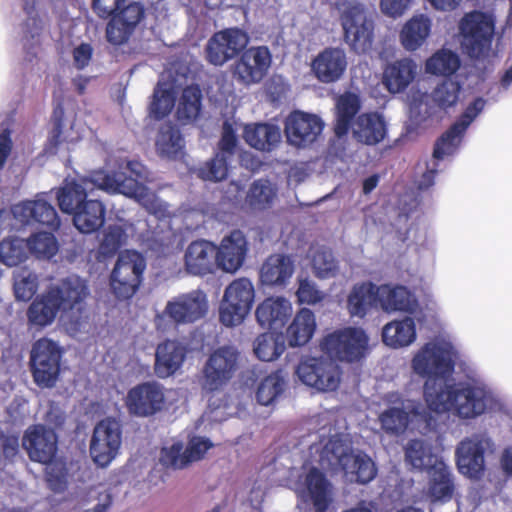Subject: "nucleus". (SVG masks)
<instances>
[{"label":"nucleus","instance_id":"1a4fd4ad","mask_svg":"<svg viewBox=\"0 0 512 512\" xmlns=\"http://www.w3.org/2000/svg\"><path fill=\"white\" fill-rule=\"evenodd\" d=\"M146 268L145 258L134 250L121 252L110 275V288L118 299H129L138 290Z\"/></svg>","mask_w":512,"mask_h":512},{"label":"nucleus","instance_id":"c756f323","mask_svg":"<svg viewBox=\"0 0 512 512\" xmlns=\"http://www.w3.org/2000/svg\"><path fill=\"white\" fill-rule=\"evenodd\" d=\"M49 290L51 295L57 299L63 312L79 310L80 305L90 293L87 281L77 275H70L62 279Z\"/></svg>","mask_w":512,"mask_h":512},{"label":"nucleus","instance_id":"a878e982","mask_svg":"<svg viewBox=\"0 0 512 512\" xmlns=\"http://www.w3.org/2000/svg\"><path fill=\"white\" fill-rule=\"evenodd\" d=\"M485 103L486 101L484 99L477 98L467 107L459 121H457L437 142L433 153L435 159H442L444 156L452 154L457 149L465 130L484 109Z\"/></svg>","mask_w":512,"mask_h":512},{"label":"nucleus","instance_id":"603ef678","mask_svg":"<svg viewBox=\"0 0 512 512\" xmlns=\"http://www.w3.org/2000/svg\"><path fill=\"white\" fill-rule=\"evenodd\" d=\"M174 104V86L171 83L160 81L153 94V100L150 105V113L156 119H161L171 112Z\"/></svg>","mask_w":512,"mask_h":512},{"label":"nucleus","instance_id":"8fccbe9b","mask_svg":"<svg viewBox=\"0 0 512 512\" xmlns=\"http://www.w3.org/2000/svg\"><path fill=\"white\" fill-rule=\"evenodd\" d=\"M285 350L281 336L271 332L260 334L253 344V351L261 361H273L280 357Z\"/></svg>","mask_w":512,"mask_h":512},{"label":"nucleus","instance_id":"cd10ccee","mask_svg":"<svg viewBox=\"0 0 512 512\" xmlns=\"http://www.w3.org/2000/svg\"><path fill=\"white\" fill-rule=\"evenodd\" d=\"M216 245L207 240L191 242L184 252V269L193 276H204L214 272Z\"/></svg>","mask_w":512,"mask_h":512},{"label":"nucleus","instance_id":"e2e57ef3","mask_svg":"<svg viewBox=\"0 0 512 512\" xmlns=\"http://www.w3.org/2000/svg\"><path fill=\"white\" fill-rule=\"evenodd\" d=\"M34 213L35 201H26L16 204L12 207L11 212L0 210V233L2 230L13 226L9 222L11 214L13 218L20 224H28L32 220L34 221Z\"/></svg>","mask_w":512,"mask_h":512},{"label":"nucleus","instance_id":"39448f33","mask_svg":"<svg viewBox=\"0 0 512 512\" xmlns=\"http://www.w3.org/2000/svg\"><path fill=\"white\" fill-rule=\"evenodd\" d=\"M22 446L32 461L46 464L47 481L55 491H61L66 485L65 473L61 464L51 461L57 452V437L53 430L42 425L28 428L22 439Z\"/></svg>","mask_w":512,"mask_h":512},{"label":"nucleus","instance_id":"a19ab883","mask_svg":"<svg viewBox=\"0 0 512 512\" xmlns=\"http://www.w3.org/2000/svg\"><path fill=\"white\" fill-rule=\"evenodd\" d=\"M74 226L81 233H92L98 230L105 221V207L98 199L90 198L73 214Z\"/></svg>","mask_w":512,"mask_h":512},{"label":"nucleus","instance_id":"c9c22d12","mask_svg":"<svg viewBox=\"0 0 512 512\" xmlns=\"http://www.w3.org/2000/svg\"><path fill=\"white\" fill-rule=\"evenodd\" d=\"M432 19L423 13L414 14L402 26L399 41L408 52L420 49L428 40L432 31Z\"/></svg>","mask_w":512,"mask_h":512},{"label":"nucleus","instance_id":"9d476101","mask_svg":"<svg viewBox=\"0 0 512 512\" xmlns=\"http://www.w3.org/2000/svg\"><path fill=\"white\" fill-rule=\"evenodd\" d=\"M299 381L317 392H333L341 383L340 367L331 359L307 357L295 369Z\"/></svg>","mask_w":512,"mask_h":512},{"label":"nucleus","instance_id":"052dcab7","mask_svg":"<svg viewBox=\"0 0 512 512\" xmlns=\"http://www.w3.org/2000/svg\"><path fill=\"white\" fill-rule=\"evenodd\" d=\"M38 288L37 275L28 268L14 271V292L18 300L28 301Z\"/></svg>","mask_w":512,"mask_h":512},{"label":"nucleus","instance_id":"4be33fe9","mask_svg":"<svg viewBox=\"0 0 512 512\" xmlns=\"http://www.w3.org/2000/svg\"><path fill=\"white\" fill-rule=\"evenodd\" d=\"M271 62L272 56L267 47H251L235 63L233 76L245 85L259 83L267 74Z\"/></svg>","mask_w":512,"mask_h":512},{"label":"nucleus","instance_id":"13d9d810","mask_svg":"<svg viewBox=\"0 0 512 512\" xmlns=\"http://www.w3.org/2000/svg\"><path fill=\"white\" fill-rule=\"evenodd\" d=\"M284 388V377L280 372H274L260 382L256 392L257 401L261 405H270L282 394Z\"/></svg>","mask_w":512,"mask_h":512},{"label":"nucleus","instance_id":"f257e3e1","mask_svg":"<svg viewBox=\"0 0 512 512\" xmlns=\"http://www.w3.org/2000/svg\"><path fill=\"white\" fill-rule=\"evenodd\" d=\"M108 172L99 170L89 176L66 180L57 192L60 209L73 214L94 195L96 190L119 193L135 199L158 218L168 214V206L142 184L148 179L146 168L137 161L111 157L106 161Z\"/></svg>","mask_w":512,"mask_h":512},{"label":"nucleus","instance_id":"6e6d98bb","mask_svg":"<svg viewBox=\"0 0 512 512\" xmlns=\"http://www.w3.org/2000/svg\"><path fill=\"white\" fill-rule=\"evenodd\" d=\"M27 241L18 237H7L0 242V261L7 266H16L28 258Z\"/></svg>","mask_w":512,"mask_h":512},{"label":"nucleus","instance_id":"dca6fc26","mask_svg":"<svg viewBox=\"0 0 512 512\" xmlns=\"http://www.w3.org/2000/svg\"><path fill=\"white\" fill-rule=\"evenodd\" d=\"M121 434L120 424L115 419H104L95 426L90 455L97 466L105 468L116 458L122 443Z\"/></svg>","mask_w":512,"mask_h":512},{"label":"nucleus","instance_id":"bb28decb","mask_svg":"<svg viewBox=\"0 0 512 512\" xmlns=\"http://www.w3.org/2000/svg\"><path fill=\"white\" fill-rule=\"evenodd\" d=\"M377 305L386 313H409L417 310L416 296L405 286L398 284L377 285Z\"/></svg>","mask_w":512,"mask_h":512},{"label":"nucleus","instance_id":"4c0bfd02","mask_svg":"<svg viewBox=\"0 0 512 512\" xmlns=\"http://www.w3.org/2000/svg\"><path fill=\"white\" fill-rule=\"evenodd\" d=\"M377 285L372 282L355 284L347 297V310L352 317L363 318L377 305Z\"/></svg>","mask_w":512,"mask_h":512},{"label":"nucleus","instance_id":"0eeeda50","mask_svg":"<svg viewBox=\"0 0 512 512\" xmlns=\"http://www.w3.org/2000/svg\"><path fill=\"white\" fill-rule=\"evenodd\" d=\"M455 351L452 344L435 339L418 349L412 360V371L421 378L449 377L454 370Z\"/></svg>","mask_w":512,"mask_h":512},{"label":"nucleus","instance_id":"e433bc0d","mask_svg":"<svg viewBox=\"0 0 512 512\" xmlns=\"http://www.w3.org/2000/svg\"><path fill=\"white\" fill-rule=\"evenodd\" d=\"M243 138L252 148L270 152L279 145L282 136L281 130L277 125L256 123L244 126Z\"/></svg>","mask_w":512,"mask_h":512},{"label":"nucleus","instance_id":"2f4dec72","mask_svg":"<svg viewBox=\"0 0 512 512\" xmlns=\"http://www.w3.org/2000/svg\"><path fill=\"white\" fill-rule=\"evenodd\" d=\"M346 53L341 48H326L312 62V70L317 79L331 83L340 79L347 68Z\"/></svg>","mask_w":512,"mask_h":512},{"label":"nucleus","instance_id":"72a5a7b5","mask_svg":"<svg viewBox=\"0 0 512 512\" xmlns=\"http://www.w3.org/2000/svg\"><path fill=\"white\" fill-rule=\"evenodd\" d=\"M418 65L409 58L395 60L386 65L383 71V84L393 94L403 92L417 77Z\"/></svg>","mask_w":512,"mask_h":512},{"label":"nucleus","instance_id":"f704fd0d","mask_svg":"<svg viewBox=\"0 0 512 512\" xmlns=\"http://www.w3.org/2000/svg\"><path fill=\"white\" fill-rule=\"evenodd\" d=\"M354 138L366 145H376L387 135V123L377 112L359 115L351 125Z\"/></svg>","mask_w":512,"mask_h":512},{"label":"nucleus","instance_id":"aec40b11","mask_svg":"<svg viewBox=\"0 0 512 512\" xmlns=\"http://www.w3.org/2000/svg\"><path fill=\"white\" fill-rule=\"evenodd\" d=\"M212 447L213 443L202 436L190 438L185 448L181 441H176L162 448L160 462L169 468L183 469L202 460Z\"/></svg>","mask_w":512,"mask_h":512},{"label":"nucleus","instance_id":"de8ad7c7","mask_svg":"<svg viewBox=\"0 0 512 512\" xmlns=\"http://www.w3.org/2000/svg\"><path fill=\"white\" fill-rule=\"evenodd\" d=\"M360 109L357 95L345 93L337 99L335 133L338 137L345 135L351 127V120Z\"/></svg>","mask_w":512,"mask_h":512},{"label":"nucleus","instance_id":"7c9ffc66","mask_svg":"<svg viewBox=\"0 0 512 512\" xmlns=\"http://www.w3.org/2000/svg\"><path fill=\"white\" fill-rule=\"evenodd\" d=\"M295 259L287 254L270 255L260 268V281L265 286L285 287L295 272Z\"/></svg>","mask_w":512,"mask_h":512},{"label":"nucleus","instance_id":"f8f14e48","mask_svg":"<svg viewBox=\"0 0 512 512\" xmlns=\"http://www.w3.org/2000/svg\"><path fill=\"white\" fill-rule=\"evenodd\" d=\"M369 338L361 328H344L327 335L321 349L340 361H359L368 353Z\"/></svg>","mask_w":512,"mask_h":512},{"label":"nucleus","instance_id":"58836bf2","mask_svg":"<svg viewBox=\"0 0 512 512\" xmlns=\"http://www.w3.org/2000/svg\"><path fill=\"white\" fill-rule=\"evenodd\" d=\"M316 327L314 313L308 308L299 309L286 330L289 345L291 347L305 345L313 337Z\"/></svg>","mask_w":512,"mask_h":512},{"label":"nucleus","instance_id":"473e14b6","mask_svg":"<svg viewBox=\"0 0 512 512\" xmlns=\"http://www.w3.org/2000/svg\"><path fill=\"white\" fill-rule=\"evenodd\" d=\"M187 345L178 340H166L157 346L155 354V373L160 378L173 375L183 365Z\"/></svg>","mask_w":512,"mask_h":512},{"label":"nucleus","instance_id":"a18cd8bd","mask_svg":"<svg viewBox=\"0 0 512 512\" xmlns=\"http://www.w3.org/2000/svg\"><path fill=\"white\" fill-rule=\"evenodd\" d=\"M157 153L167 159H179L184 155V140L179 130L170 125H163L156 137Z\"/></svg>","mask_w":512,"mask_h":512},{"label":"nucleus","instance_id":"774afa93","mask_svg":"<svg viewBox=\"0 0 512 512\" xmlns=\"http://www.w3.org/2000/svg\"><path fill=\"white\" fill-rule=\"evenodd\" d=\"M34 221L47 225L51 228H58L60 224L59 217L55 208L43 199L35 200Z\"/></svg>","mask_w":512,"mask_h":512},{"label":"nucleus","instance_id":"4468645a","mask_svg":"<svg viewBox=\"0 0 512 512\" xmlns=\"http://www.w3.org/2000/svg\"><path fill=\"white\" fill-rule=\"evenodd\" d=\"M462 47L473 58L485 57L491 48L494 23L489 15L472 12L460 24Z\"/></svg>","mask_w":512,"mask_h":512},{"label":"nucleus","instance_id":"7ed1b4c3","mask_svg":"<svg viewBox=\"0 0 512 512\" xmlns=\"http://www.w3.org/2000/svg\"><path fill=\"white\" fill-rule=\"evenodd\" d=\"M240 353L235 346L223 345L213 350L203 367L202 388L212 395L208 399L207 417L213 421H223L231 413L229 406L223 401L221 389L233 378L239 367Z\"/></svg>","mask_w":512,"mask_h":512},{"label":"nucleus","instance_id":"bf43d9fd","mask_svg":"<svg viewBox=\"0 0 512 512\" xmlns=\"http://www.w3.org/2000/svg\"><path fill=\"white\" fill-rule=\"evenodd\" d=\"M276 196L273 184L264 179L255 181L247 194V202L254 209H264L271 205Z\"/></svg>","mask_w":512,"mask_h":512},{"label":"nucleus","instance_id":"c03bdc74","mask_svg":"<svg viewBox=\"0 0 512 512\" xmlns=\"http://www.w3.org/2000/svg\"><path fill=\"white\" fill-rule=\"evenodd\" d=\"M314 276L325 280L334 278L339 273V262L332 251L324 246H311L308 253Z\"/></svg>","mask_w":512,"mask_h":512},{"label":"nucleus","instance_id":"0e129e2a","mask_svg":"<svg viewBox=\"0 0 512 512\" xmlns=\"http://www.w3.org/2000/svg\"><path fill=\"white\" fill-rule=\"evenodd\" d=\"M296 290L297 301L300 304L316 305L322 302L326 294L318 288V285L309 277H298Z\"/></svg>","mask_w":512,"mask_h":512},{"label":"nucleus","instance_id":"423d86ee","mask_svg":"<svg viewBox=\"0 0 512 512\" xmlns=\"http://www.w3.org/2000/svg\"><path fill=\"white\" fill-rule=\"evenodd\" d=\"M341 16L346 43L356 53H366L373 44V21L364 6L356 0H342L336 3Z\"/></svg>","mask_w":512,"mask_h":512},{"label":"nucleus","instance_id":"a211bd4d","mask_svg":"<svg viewBox=\"0 0 512 512\" xmlns=\"http://www.w3.org/2000/svg\"><path fill=\"white\" fill-rule=\"evenodd\" d=\"M248 43V34L239 28L219 31L207 43V60L215 66H222L243 51Z\"/></svg>","mask_w":512,"mask_h":512},{"label":"nucleus","instance_id":"f03ea898","mask_svg":"<svg viewBox=\"0 0 512 512\" xmlns=\"http://www.w3.org/2000/svg\"><path fill=\"white\" fill-rule=\"evenodd\" d=\"M427 408L435 413L454 412L465 419L500 408L496 395L480 380L451 383L446 378L427 379L423 387Z\"/></svg>","mask_w":512,"mask_h":512},{"label":"nucleus","instance_id":"680f3d73","mask_svg":"<svg viewBox=\"0 0 512 512\" xmlns=\"http://www.w3.org/2000/svg\"><path fill=\"white\" fill-rule=\"evenodd\" d=\"M229 160L230 157L217 153L213 159L197 169L198 177L212 182L224 180L228 175Z\"/></svg>","mask_w":512,"mask_h":512},{"label":"nucleus","instance_id":"3c124183","mask_svg":"<svg viewBox=\"0 0 512 512\" xmlns=\"http://www.w3.org/2000/svg\"><path fill=\"white\" fill-rule=\"evenodd\" d=\"M459 67V56L447 49H441L434 53L425 64V70L427 73L443 76L454 74Z\"/></svg>","mask_w":512,"mask_h":512},{"label":"nucleus","instance_id":"37998d69","mask_svg":"<svg viewBox=\"0 0 512 512\" xmlns=\"http://www.w3.org/2000/svg\"><path fill=\"white\" fill-rule=\"evenodd\" d=\"M429 481V497L433 501H447L451 499L454 485L452 474L449 467L443 460L436 462L433 467L428 469Z\"/></svg>","mask_w":512,"mask_h":512},{"label":"nucleus","instance_id":"412c9836","mask_svg":"<svg viewBox=\"0 0 512 512\" xmlns=\"http://www.w3.org/2000/svg\"><path fill=\"white\" fill-rule=\"evenodd\" d=\"M323 127V121L316 114L296 110L287 116L284 132L288 143L300 148L315 142Z\"/></svg>","mask_w":512,"mask_h":512},{"label":"nucleus","instance_id":"2eb2a0df","mask_svg":"<svg viewBox=\"0 0 512 512\" xmlns=\"http://www.w3.org/2000/svg\"><path fill=\"white\" fill-rule=\"evenodd\" d=\"M388 401L393 404L400 402L399 406H393L379 415L381 428L388 434L400 435L414 421L428 423L430 416L426 408L414 400H401L398 394H390Z\"/></svg>","mask_w":512,"mask_h":512},{"label":"nucleus","instance_id":"864d4df0","mask_svg":"<svg viewBox=\"0 0 512 512\" xmlns=\"http://www.w3.org/2000/svg\"><path fill=\"white\" fill-rule=\"evenodd\" d=\"M201 97L197 86H188L183 90L176 112L180 121L190 122L197 118L201 109Z\"/></svg>","mask_w":512,"mask_h":512},{"label":"nucleus","instance_id":"49530a36","mask_svg":"<svg viewBox=\"0 0 512 512\" xmlns=\"http://www.w3.org/2000/svg\"><path fill=\"white\" fill-rule=\"evenodd\" d=\"M405 459L413 468L419 470H428L442 460L434 455L431 446L421 439H413L407 443Z\"/></svg>","mask_w":512,"mask_h":512},{"label":"nucleus","instance_id":"f3484780","mask_svg":"<svg viewBox=\"0 0 512 512\" xmlns=\"http://www.w3.org/2000/svg\"><path fill=\"white\" fill-rule=\"evenodd\" d=\"M492 451V441L486 435L476 434L462 440L456 449L460 473L469 478H480L485 468L484 455Z\"/></svg>","mask_w":512,"mask_h":512},{"label":"nucleus","instance_id":"69168bd1","mask_svg":"<svg viewBox=\"0 0 512 512\" xmlns=\"http://www.w3.org/2000/svg\"><path fill=\"white\" fill-rule=\"evenodd\" d=\"M459 83L447 79L439 84L433 91V100L441 107H450L458 100Z\"/></svg>","mask_w":512,"mask_h":512},{"label":"nucleus","instance_id":"4d7b16f0","mask_svg":"<svg viewBox=\"0 0 512 512\" xmlns=\"http://www.w3.org/2000/svg\"><path fill=\"white\" fill-rule=\"evenodd\" d=\"M63 111L57 108L54 111L55 127L52 131L50 141L53 145L58 146L62 143L73 144L81 138V133L76 124L71 121L62 119Z\"/></svg>","mask_w":512,"mask_h":512},{"label":"nucleus","instance_id":"393cba45","mask_svg":"<svg viewBox=\"0 0 512 512\" xmlns=\"http://www.w3.org/2000/svg\"><path fill=\"white\" fill-rule=\"evenodd\" d=\"M303 499H310L319 512H325L331 502V487L324 475L316 468H310L293 486Z\"/></svg>","mask_w":512,"mask_h":512},{"label":"nucleus","instance_id":"ea45409f","mask_svg":"<svg viewBox=\"0 0 512 512\" xmlns=\"http://www.w3.org/2000/svg\"><path fill=\"white\" fill-rule=\"evenodd\" d=\"M59 311L62 309L57 303V299L48 290L37 296L29 306L27 311L29 324L37 328L49 326L54 322Z\"/></svg>","mask_w":512,"mask_h":512},{"label":"nucleus","instance_id":"5fc2aeb1","mask_svg":"<svg viewBox=\"0 0 512 512\" xmlns=\"http://www.w3.org/2000/svg\"><path fill=\"white\" fill-rule=\"evenodd\" d=\"M26 241L28 252L38 259H51L59 250L57 239L49 232L32 234Z\"/></svg>","mask_w":512,"mask_h":512},{"label":"nucleus","instance_id":"338daca9","mask_svg":"<svg viewBox=\"0 0 512 512\" xmlns=\"http://www.w3.org/2000/svg\"><path fill=\"white\" fill-rule=\"evenodd\" d=\"M23 9L26 14V20L23 23V33L25 37L34 38L43 28V20L35 10V0H22Z\"/></svg>","mask_w":512,"mask_h":512},{"label":"nucleus","instance_id":"20e7f679","mask_svg":"<svg viewBox=\"0 0 512 512\" xmlns=\"http://www.w3.org/2000/svg\"><path fill=\"white\" fill-rule=\"evenodd\" d=\"M311 454H318L314 461L323 469L340 467L349 481L366 484L372 481L377 473L374 462L361 451H353L348 439L333 436L325 444H313Z\"/></svg>","mask_w":512,"mask_h":512},{"label":"nucleus","instance_id":"6ab92c4d","mask_svg":"<svg viewBox=\"0 0 512 512\" xmlns=\"http://www.w3.org/2000/svg\"><path fill=\"white\" fill-rule=\"evenodd\" d=\"M166 398L164 388L157 382H145L131 388L125 404L130 414L149 417L163 410Z\"/></svg>","mask_w":512,"mask_h":512},{"label":"nucleus","instance_id":"79ce46f5","mask_svg":"<svg viewBox=\"0 0 512 512\" xmlns=\"http://www.w3.org/2000/svg\"><path fill=\"white\" fill-rule=\"evenodd\" d=\"M383 342L392 348L411 345L416 340L415 322L410 317L387 323L382 330Z\"/></svg>","mask_w":512,"mask_h":512},{"label":"nucleus","instance_id":"09e8293b","mask_svg":"<svg viewBox=\"0 0 512 512\" xmlns=\"http://www.w3.org/2000/svg\"><path fill=\"white\" fill-rule=\"evenodd\" d=\"M134 229L130 223L115 224L108 226L103 232L100 243V251L104 255H112L119 248L127 243L130 236H133Z\"/></svg>","mask_w":512,"mask_h":512},{"label":"nucleus","instance_id":"6e6552de","mask_svg":"<svg viewBox=\"0 0 512 512\" xmlns=\"http://www.w3.org/2000/svg\"><path fill=\"white\" fill-rule=\"evenodd\" d=\"M208 311V299L201 290H193L170 299L162 312L155 317L158 329L167 330L170 326L194 323Z\"/></svg>","mask_w":512,"mask_h":512},{"label":"nucleus","instance_id":"b1692460","mask_svg":"<svg viewBox=\"0 0 512 512\" xmlns=\"http://www.w3.org/2000/svg\"><path fill=\"white\" fill-rule=\"evenodd\" d=\"M107 24L106 37L113 45H121L128 41L136 26L144 17V9L137 2H126L112 15Z\"/></svg>","mask_w":512,"mask_h":512},{"label":"nucleus","instance_id":"5701e85b","mask_svg":"<svg viewBox=\"0 0 512 512\" xmlns=\"http://www.w3.org/2000/svg\"><path fill=\"white\" fill-rule=\"evenodd\" d=\"M248 252V242L239 230L232 231L216 246V267L226 273H236L244 264Z\"/></svg>","mask_w":512,"mask_h":512},{"label":"nucleus","instance_id":"9b49d317","mask_svg":"<svg viewBox=\"0 0 512 512\" xmlns=\"http://www.w3.org/2000/svg\"><path fill=\"white\" fill-rule=\"evenodd\" d=\"M255 298L252 282L247 278L232 281L225 289L220 305V321L227 327L241 324L249 314Z\"/></svg>","mask_w":512,"mask_h":512},{"label":"nucleus","instance_id":"ddd939ff","mask_svg":"<svg viewBox=\"0 0 512 512\" xmlns=\"http://www.w3.org/2000/svg\"><path fill=\"white\" fill-rule=\"evenodd\" d=\"M62 352L59 345L47 338L36 341L30 355L34 382L43 388L53 387L60 372Z\"/></svg>","mask_w":512,"mask_h":512},{"label":"nucleus","instance_id":"c85d7f7f","mask_svg":"<svg viewBox=\"0 0 512 512\" xmlns=\"http://www.w3.org/2000/svg\"><path fill=\"white\" fill-rule=\"evenodd\" d=\"M293 313L291 301L284 296L264 299L256 308L255 316L259 325L268 329H282Z\"/></svg>","mask_w":512,"mask_h":512}]
</instances>
